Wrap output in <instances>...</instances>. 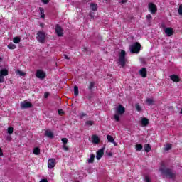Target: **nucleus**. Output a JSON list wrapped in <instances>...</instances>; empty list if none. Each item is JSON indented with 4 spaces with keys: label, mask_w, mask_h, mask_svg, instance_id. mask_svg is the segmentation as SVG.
I'll list each match as a JSON object with an SVG mask.
<instances>
[{
    "label": "nucleus",
    "mask_w": 182,
    "mask_h": 182,
    "mask_svg": "<svg viewBox=\"0 0 182 182\" xmlns=\"http://www.w3.org/2000/svg\"><path fill=\"white\" fill-rule=\"evenodd\" d=\"M159 171L164 177H166L171 180H176V178H177V171L171 168L166 167V165L164 163L161 164Z\"/></svg>",
    "instance_id": "1"
},
{
    "label": "nucleus",
    "mask_w": 182,
    "mask_h": 182,
    "mask_svg": "<svg viewBox=\"0 0 182 182\" xmlns=\"http://www.w3.org/2000/svg\"><path fill=\"white\" fill-rule=\"evenodd\" d=\"M140 49H141V46L139 42H136L129 46V50L132 53H139Z\"/></svg>",
    "instance_id": "2"
},
{
    "label": "nucleus",
    "mask_w": 182,
    "mask_h": 182,
    "mask_svg": "<svg viewBox=\"0 0 182 182\" xmlns=\"http://www.w3.org/2000/svg\"><path fill=\"white\" fill-rule=\"evenodd\" d=\"M119 62L121 66H122V68H124V66L126 65V51H124V50H121Z\"/></svg>",
    "instance_id": "3"
},
{
    "label": "nucleus",
    "mask_w": 182,
    "mask_h": 182,
    "mask_svg": "<svg viewBox=\"0 0 182 182\" xmlns=\"http://www.w3.org/2000/svg\"><path fill=\"white\" fill-rule=\"evenodd\" d=\"M46 39V34L43 31H38L37 33V41L40 42V43H44L45 40Z\"/></svg>",
    "instance_id": "4"
},
{
    "label": "nucleus",
    "mask_w": 182,
    "mask_h": 182,
    "mask_svg": "<svg viewBox=\"0 0 182 182\" xmlns=\"http://www.w3.org/2000/svg\"><path fill=\"white\" fill-rule=\"evenodd\" d=\"M115 112L117 114H119L120 116H122L126 112V108H124L123 105H119L115 108Z\"/></svg>",
    "instance_id": "5"
},
{
    "label": "nucleus",
    "mask_w": 182,
    "mask_h": 182,
    "mask_svg": "<svg viewBox=\"0 0 182 182\" xmlns=\"http://www.w3.org/2000/svg\"><path fill=\"white\" fill-rule=\"evenodd\" d=\"M149 11L151 14H154L157 12V6L153 3H149L148 6Z\"/></svg>",
    "instance_id": "6"
},
{
    "label": "nucleus",
    "mask_w": 182,
    "mask_h": 182,
    "mask_svg": "<svg viewBox=\"0 0 182 182\" xmlns=\"http://www.w3.org/2000/svg\"><path fill=\"white\" fill-rule=\"evenodd\" d=\"M36 76L38 79H45L46 77V74L43 71L38 70L36 73Z\"/></svg>",
    "instance_id": "7"
},
{
    "label": "nucleus",
    "mask_w": 182,
    "mask_h": 182,
    "mask_svg": "<svg viewBox=\"0 0 182 182\" xmlns=\"http://www.w3.org/2000/svg\"><path fill=\"white\" fill-rule=\"evenodd\" d=\"M56 166V159H50L48 161V168L50 169L53 168Z\"/></svg>",
    "instance_id": "8"
},
{
    "label": "nucleus",
    "mask_w": 182,
    "mask_h": 182,
    "mask_svg": "<svg viewBox=\"0 0 182 182\" xmlns=\"http://www.w3.org/2000/svg\"><path fill=\"white\" fill-rule=\"evenodd\" d=\"M55 32L58 36H63V29H62V27L59 24L55 26Z\"/></svg>",
    "instance_id": "9"
},
{
    "label": "nucleus",
    "mask_w": 182,
    "mask_h": 182,
    "mask_svg": "<svg viewBox=\"0 0 182 182\" xmlns=\"http://www.w3.org/2000/svg\"><path fill=\"white\" fill-rule=\"evenodd\" d=\"M21 109H31L32 107V103L29 102L24 101L23 102H21Z\"/></svg>",
    "instance_id": "10"
},
{
    "label": "nucleus",
    "mask_w": 182,
    "mask_h": 182,
    "mask_svg": "<svg viewBox=\"0 0 182 182\" xmlns=\"http://www.w3.org/2000/svg\"><path fill=\"white\" fill-rule=\"evenodd\" d=\"M104 154H105V148H102L101 149H99L96 155L97 160H100L103 157Z\"/></svg>",
    "instance_id": "11"
},
{
    "label": "nucleus",
    "mask_w": 182,
    "mask_h": 182,
    "mask_svg": "<svg viewBox=\"0 0 182 182\" xmlns=\"http://www.w3.org/2000/svg\"><path fill=\"white\" fill-rule=\"evenodd\" d=\"M170 79L173 82H175V83H178L180 82V77L178 75L173 74L170 75Z\"/></svg>",
    "instance_id": "12"
},
{
    "label": "nucleus",
    "mask_w": 182,
    "mask_h": 182,
    "mask_svg": "<svg viewBox=\"0 0 182 182\" xmlns=\"http://www.w3.org/2000/svg\"><path fill=\"white\" fill-rule=\"evenodd\" d=\"M139 75L141 77H147V70L146 68H142L139 70Z\"/></svg>",
    "instance_id": "13"
},
{
    "label": "nucleus",
    "mask_w": 182,
    "mask_h": 182,
    "mask_svg": "<svg viewBox=\"0 0 182 182\" xmlns=\"http://www.w3.org/2000/svg\"><path fill=\"white\" fill-rule=\"evenodd\" d=\"M165 33L167 36H171V35H174V30L170 27H168L165 29Z\"/></svg>",
    "instance_id": "14"
},
{
    "label": "nucleus",
    "mask_w": 182,
    "mask_h": 182,
    "mask_svg": "<svg viewBox=\"0 0 182 182\" xmlns=\"http://www.w3.org/2000/svg\"><path fill=\"white\" fill-rule=\"evenodd\" d=\"M9 73V71H8L6 68L2 69L1 70H0V75L1 76H8Z\"/></svg>",
    "instance_id": "15"
},
{
    "label": "nucleus",
    "mask_w": 182,
    "mask_h": 182,
    "mask_svg": "<svg viewBox=\"0 0 182 182\" xmlns=\"http://www.w3.org/2000/svg\"><path fill=\"white\" fill-rule=\"evenodd\" d=\"M141 123L142 126H149V119L146 117L142 118Z\"/></svg>",
    "instance_id": "16"
},
{
    "label": "nucleus",
    "mask_w": 182,
    "mask_h": 182,
    "mask_svg": "<svg viewBox=\"0 0 182 182\" xmlns=\"http://www.w3.org/2000/svg\"><path fill=\"white\" fill-rule=\"evenodd\" d=\"M45 136L49 137V139H53V133L50 130H46Z\"/></svg>",
    "instance_id": "17"
},
{
    "label": "nucleus",
    "mask_w": 182,
    "mask_h": 182,
    "mask_svg": "<svg viewBox=\"0 0 182 182\" xmlns=\"http://www.w3.org/2000/svg\"><path fill=\"white\" fill-rule=\"evenodd\" d=\"M92 143H94V144H99V136H97V135H93L92 137Z\"/></svg>",
    "instance_id": "18"
},
{
    "label": "nucleus",
    "mask_w": 182,
    "mask_h": 182,
    "mask_svg": "<svg viewBox=\"0 0 182 182\" xmlns=\"http://www.w3.org/2000/svg\"><path fill=\"white\" fill-rule=\"evenodd\" d=\"M39 11L41 14V18H45V9L43 7H39Z\"/></svg>",
    "instance_id": "19"
},
{
    "label": "nucleus",
    "mask_w": 182,
    "mask_h": 182,
    "mask_svg": "<svg viewBox=\"0 0 182 182\" xmlns=\"http://www.w3.org/2000/svg\"><path fill=\"white\" fill-rule=\"evenodd\" d=\"M144 150L146 153H149V151L151 150V146L150 144H147L144 145Z\"/></svg>",
    "instance_id": "20"
},
{
    "label": "nucleus",
    "mask_w": 182,
    "mask_h": 182,
    "mask_svg": "<svg viewBox=\"0 0 182 182\" xmlns=\"http://www.w3.org/2000/svg\"><path fill=\"white\" fill-rule=\"evenodd\" d=\"M33 154H36V156H39V154H41V149L38 147H36L33 149Z\"/></svg>",
    "instance_id": "21"
},
{
    "label": "nucleus",
    "mask_w": 182,
    "mask_h": 182,
    "mask_svg": "<svg viewBox=\"0 0 182 182\" xmlns=\"http://www.w3.org/2000/svg\"><path fill=\"white\" fill-rule=\"evenodd\" d=\"M90 8L92 9V11H97V4L91 3Z\"/></svg>",
    "instance_id": "22"
},
{
    "label": "nucleus",
    "mask_w": 182,
    "mask_h": 182,
    "mask_svg": "<svg viewBox=\"0 0 182 182\" xmlns=\"http://www.w3.org/2000/svg\"><path fill=\"white\" fill-rule=\"evenodd\" d=\"M87 161H88L89 164L94 163V161H95V154H91L90 156V159H88Z\"/></svg>",
    "instance_id": "23"
},
{
    "label": "nucleus",
    "mask_w": 182,
    "mask_h": 182,
    "mask_svg": "<svg viewBox=\"0 0 182 182\" xmlns=\"http://www.w3.org/2000/svg\"><path fill=\"white\" fill-rule=\"evenodd\" d=\"M16 74L18 75V76H26V73H24L23 71H21L20 70H16Z\"/></svg>",
    "instance_id": "24"
},
{
    "label": "nucleus",
    "mask_w": 182,
    "mask_h": 182,
    "mask_svg": "<svg viewBox=\"0 0 182 182\" xmlns=\"http://www.w3.org/2000/svg\"><path fill=\"white\" fill-rule=\"evenodd\" d=\"M148 106H151V105H153V103H154V100H153V99H150V98H147L146 100Z\"/></svg>",
    "instance_id": "25"
},
{
    "label": "nucleus",
    "mask_w": 182,
    "mask_h": 182,
    "mask_svg": "<svg viewBox=\"0 0 182 182\" xmlns=\"http://www.w3.org/2000/svg\"><path fill=\"white\" fill-rule=\"evenodd\" d=\"M74 95L75 96H79V87L77 86L74 87Z\"/></svg>",
    "instance_id": "26"
},
{
    "label": "nucleus",
    "mask_w": 182,
    "mask_h": 182,
    "mask_svg": "<svg viewBox=\"0 0 182 182\" xmlns=\"http://www.w3.org/2000/svg\"><path fill=\"white\" fill-rule=\"evenodd\" d=\"M107 139L109 143H114V139L111 135H107Z\"/></svg>",
    "instance_id": "27"
},
{
    "label": "nucleus",
    "mask_w": 182,
    "mask_h": 182,
    "mask_svg": "<svg viewBox=\"0 0 182 182\" xmlns=\"http://www.w3.org/2000/svg\"><path fill=\"white\" fill-rule=\"evenodd\" d=\"M136 150L137 151H141V150H143V145L138 144L136 145Z\"/></svg>",
    "instance_id": "28"
},
{
    "label": "nucleus",
    "mask_w": 182,
    "mask_h": 182,
    "mask_svg": "<svg viewBox=\"0 0 182 182\" xmlns=\"http://www.w3.org/2000/svg\"><path fill=\"white\" fill-rule=\"evenodd\" d=\"M164 151H168V150H171V144H167L164 147Z\"/></svg>",
    "instance_id": "29"
},
{
    "label": "nucleus",
    "mask_w": 182,
    "mask_h": 182,
    "mask_svg": "<svg viewBox=\"0 0 182 182\" xmlns=\"http://www.w3.org/2000/svg\"><path fill=\"white\" fill-rule=\"evenodd\" d=\"M7 48L9 49H16V45L14 44V43H10L7 46Z\"/></svg>",
    "instance_id": "30"
},
{
    "label": "nucleus",
    "mask_w": 182,
    "mask_h": 182,
    "mask_svg": "<svg viewBox=\"0 0 182 182\" xmlns=\"http://www.w3.org/2000/svg\"><path fill=\"white\" fill-rule=\"evenodd\" d=\"M13 42L14 43H19V42H21V38L19 37H15L13 39Z\"/></svg>",
    "instance_id": "31"
},
{
    "label": "nucleus",
    "mask_w": 182,
    "mask_h": 182,
    "mask_svg": "<svg viewBox=\"0 0 182 182\" xmlns=\"http://www.w3.org/2000/svg\"><path fill=\"white\" fill-rule=\"evenodd\" d=\"M95 87V82H90V85L88 86L89 90H92Z\"/></svg>",
    "instance_id": "32"
},
{
    "label": "nucleus",
    "mask_w": 182,
    "mask_h": 182,
    "mask_svg": "<svg viewBox=\"0 0 182 182\" xmlns=\"http://www.w3.org/2000/svg\"><path fill=\"white\" fill-rule=\"evenodd\" d=\"M119 116H120V114H118L114 115V120H116V122H120Z\"/></svg>",
    "instance_id": "33"
},
{
    "label": "nucleus",
    "mask_w": 182,
    "mask_h": 182,
    "mask_svg": "<svg viewBox=\"0 0 182 182\" xmlns=\"http://www.w3.org/2000/svg\"><path fill=\"white\" fill-rule=\"evenodd\" d=\"M85 124L87 126H93V124H95V122L89 120L85 122Z\"/></svg>",
    "instance_id": "34"
},
{
    "label": "nucleus",
    "mask_w": 182,
    "mask_h": 182,
    "mask_svg": "<svg viewBox=\"0 0 182 182\" xmlns=\"http://www.w3.org/2000/svg\"><path fill=\"white\" fill-rule=\"evenodd\" d=\"M61 141L63 142V146H66V144H68V138H63Z\"/></svg>",
    "instance_id": "35"
},
{
    "label": "nucleus",
    "mask_w": 182,
    "mask_h": 182,
    "mask_svg": "<svg viewBox=\"0 0 182 182\" xmlns=\"http://www.w3.org/2000/svg\"><path fill=\"white\" fill-rule=\"evenodd\" d=\"M7 133L9 134H12L14 133V127H9Z\"/></svg>",
    "instance_id": "36"
},
{
    "label": "nucleus",
    "mask_w": 182,
    "mask_h": 182,
    "mask_svg": "<svg viewBox=\"0 0 182 182\" xmlns=\"http://www.w3.org/2000/svg\"><path fill=\"white\" fill-rule=\"evenodd\" d=\"M135 107L137 112H141V107H140V105H139V103L135 104Z\"/></svg>",
    "instance_id": "37"
},
{
    "label": "nucleus",
    "mask_w": 182,
    "mask_h": 182,
    "mask_svg": "<svg viewBox=\"0 0 182 182\" xmlns=\"http://www.w3.org/2000/svg\"><path fill=\"white\" fill-rule=\"evenodd\" d=\"M178 13L179 15L182 16V4L179 6V8L178 9Z\"/></svg>",
    "instance_id": "38"
},
{
    "label": "nucleus",
    "mask_w": 182,
    "mask_h": 182,
    "mask_svg": "<svg viewBox=\"0 0 182 182\" xmlns=\"http://www.w3.org/2000/svg\"><path fill=\"white\" fill-rule=\"evenodd\" d=\"M5 82V78L4 77V75H0V83H4Z\"/></svg>",
    "instance_id": "39"
},
{
    "label": "nucleus",
    "mask_w": 182,
    "mask_h": 182,
    "mask_svg": "<svg viewBox=\"0 0 182 182\" xmlns=\"http://www.w3.org/2000/svg\"><path fill=\"white\" fill-rule=\"evenodd\" d=\"M87 116L85 113H81L80 114V119H83L85 117Z\"/></svg>",
    "instance_id": "40"
},
{
    "label": "nucleus",
    "mask_w": 182,
    "mask_h": 182,
    "mask_svg": "<svg viewBox=\"0 0 182 182\" xmlns=\"http://www.w3.org/2000/svg\"><path fill=\"white\" fill-rule=\"evenodd\" d=\"M58 114H65V112H63V109H58Z\"/></svg>",
    "instance_id": "41"
},
{
    "label": "nucleus",
    "mask_w": 182,
    "mask_h": 182,
    "mask_svg": "<svg viewBox=\"0 0 182 182\" xmlns=\"http://www.w3.org/2000/svg\"><path fill=\"white\" fill-rule=\"evenodd\" d=\"M90 16L91 19H95V13H93V12L90 13Z\"/></svg>",
    "instance_id": "42"
},
{
    "label": "nucleus",
    "mask_w": 182,
    "mask_h": 182,
    "mask_svg": "<svg viewBox=\"0 0 182 182\" xmlns=\"http://www.w3.org/2000/svg\"><path fill=\"white\" fill-rule=\"evenodd\" d=\"M44 97H45V99H48V97H49V92H45Z\"/></svg>",
    "instance_id": "43"
},
{
    "label": "nucleus",
    "mask_w": 182,
    "mask_h": 182,
    "mask_svg": "<svg viewBox=\"0 0 182 182\" xmlns=\"http://www.w3.org/2000/svg\"><path fill=\"white\" fill-rule=\"evenodd\" d=\"M63 149L65 150V151H68L69 150V147L66 146V145H63Z\"/></svg>",
    "instance_id": "44"
},
{
    "label": "nucleus",
    "mask_w": 182,
    "mask_h": 182,
    "mask_svg": "<svg viewBox=\"0 0 182 182\" xmlns=\"http://www.w3.org/2000/svg\"><path fill=\"white\" fill-rule=\"evenodd\" d=\"M151 14H148V15H146V19L148 20V21H150V19H151Z\"/></svg>",
    "instance_id": "45"
},
{
    "label": "nucleus",
    "mask_w": 182,
    "mask_h": 182,
    "mask_svg": "<svg viewBox=\"0 0 182 182\" xmlns=\"http://www.w3.org/2000/svg\"><path fill=\"white\" fill-rule=\"evenodd\" d=\"M145 181L150 182V178H149V176H145Z\"/></svg>",
    "instance_id": "46"
},
{
    "label": "nucleus",
    "mask_w": 182,
    "mask_h": 182,
    "mask_svg": "<svg viewBox=\"0 0 182 182\" xmlns=\"http://www.w3.org/2000/svg\"><path fill=\"white\" fill-rule=\"evenodd\" d=\"M43 4H49L50 0H41Z\"/></svg>",
    "instance_id": "47"
},
{
    "label": "nucleus",
    "mask_w": 182,
    "mask_h": 182,
    "mask_svg": "<svg viewBox=\"0 0 182 182\" xmlns=\"http://www.w3.org/2000/svg\"><path fill=\"white\" fill-rule=\"evenodd\" d=\"M6 140H8L9 141H11V140H12V138L11 137V136H7Z\"/></svg>",
    "instance_id": "48"
},
{
    "label": "nucleus",
    "mask_w": 182,
    "mask_h": 182,
    "mask_svg": "<svg viewBox=\"0 0 182 182\" xmlns=\"http://www.w3.org/2000/svg\"><path fill=\"white\" fill-rule=\"evenodd\" d=\"M64 58H65V59H67L68 60H70V58H69L68 55H66V54L64 55Z\"/></svg>",
    "instance_id": "49"
},
{
    "label": "nucleus",
    "mask_w": 182,
    "mask_h": 182,
    "mask_svg": "<svg viewBox=\"0 0 182 182\" xmlns=\"http://www.w3.org/2000/svg\"><path fill=\"white\" fill-rule=\"evenodd\" d=\"M39 182H48V179L44 178V179H41Z\"/></svg>",
    "instance_id": "50"
},
{
    "label": "nucleus",
    "mask_w": 182,
    "mask_h": 182,
    "mask_svg": "<svg viewBox=\"0 0 182 182\" xmlns=\"http://www.w3.org/2000/svg\"><path fill=\"white\" fill-rule=\"evenodd\" d=\"M0 156H4V153L2 152V148L0 147Z\"/></svg>",
    "instance_id": "51"
},
{
    "label": "nucleus",
    "mask_w": 182,
    "mask_h": 182,
    "mask_svg": "<svg viewBox=\"0 0 182 182\" xmlns=\"http://www.w3.org/2000/svg\"><path fill=\"white\" fill-rule=\"evenodd\" d=\"M108 156H109V157H112L113 156V154L112 152L108 153Z\"/></svg>",
    "instance_id": "52"
},
{
    "label": "nucleus",
    "mask_w": 182,
    "mask_h": 182,
    "mask_svg": "<svg viewBox=\"0 0 182 182\" xmlns=\"http://www.w3.org/2000/svg\"><path fill=\"white\" fill-rule=\"evenodd\" d=\"M122 4H126V2H127V0H122L121 1Z\"/></svg>",
    "instance_id": "53"
},
{
    "label": "nucleus",
    "mask_w": 182,
    "mask_h": 182,
    "mask_svg": "<svg viewBox=\"0 0 182 182\" xmlns=\"http://www.w3.org/2000/svg\"><path fill=\"white\" fill-rule=\"evenodd\" d=\"M112 143H113V144H114V146H117V143H116L114 141V142H112Z\"/></svg>",
    "instance_id": "54"
},
{
    "label": "nucleus",
    "mask_w": 182,
    "mask_h": 182,
    "mask_svg": "<svg viewBox=\"0 0 182 182\" xmlns=\"http://www.w3.org/2000/svg\"><path fill=\"white\" fill-rule=\"evenodd\" d=\"M2 60V58L0 57V62Z\"/></svg>",
    "instance_id": "55"
}]
</instances>
